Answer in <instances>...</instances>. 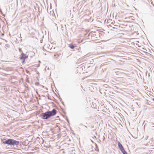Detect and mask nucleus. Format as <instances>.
I'll list each match as a JSON object with an SVG mask.
<instances>
[{
  "mask_svg": "<svg viewBox=\"0 0 154 154\" xmlns=\"http://www.w3.org/2000/svg\"><path fill=\"white\" fill-rule=\"evenodd\" d=\"M57 111L55 109H53L51 111H48L44 113H42L40 115V117L42 119L44 120H47L51 117L55 115Z\"/></svg>",
  "mask_w": 154,
  "mask_h": 154,
  "instance_id": "f257e3e1",
  "label": "nucleus"
},
{
  "mask_svg": "<svg viewBox=\"0 0 154 154\" xmlns=\"http://www.w3.org/2000/svg\"><path fill=\"white\" fill-rule=\"evenodd\" d=\"M1 140L2 143L10 145L17 146L19 145L20 143L19 141L11 138L6 139L5 137L2 138Z\"/></svg>",
  "mask_w": 154,
  "mask_h": 154,
  "instance_id": "f03ea898",
  "label": "nucleus"
},
{
  "mask_svg": "<svg viewBox=\"0 0 154 154\" xmlns=\"http://www.w3.org/2000/svg\"><path fill=\"white\" fill-rule=\"evenodd\" d=\"M28 57V56H27L26 54L24 53H22L21 54L20 58V60H22L21 63L22 64H24L26 59Z\"/></svg>",
  "mask_w": 154,
  "mask_h": 154,
  "instance_id": "7ed1b4c3",
  "label": "nucleus"
},
{
  "mask_svg": "<svg viewBox=\"0 0 154 154\" xmlns=\"http://www.w3.org/2000/svg\"><path fill=\"white\" fill-rule=\"evenodd\" d=\"M118 144L119 148L120 150L124 148L122 144L119 141L118 142Z\"/></svg>",
  "mask_w": 154,
  "mask_h": 154,
  "instance_id": "20e7f679",
  "label": "nucleus"
},
{
  "mask_svg": "<svg viewBox=\"0 0 154 154\" xmlns=\"http://www.w3.org/2000/svg\"><path fill=\"white\" fill-rule=\"evenodd\" d=\"M69 47L71 49H73L75 48V47H76V46L73 44H69Z\"/></svg>",
  "mask_w": 154,
  "mask_h": 154,
  "instance_id": "39448f33",
  "label": "nucleus"
},
{
  "mask_svg": "<svg viewBox=\"0 0 154 154\" xmlns=\"http://www.w3.org/2000/svg\"><path fill=\"white\" fill-rule=\"evenodd\" d=\"M121 151L123 154H128L127 152L125 151L124 148L121 150Z\"/></svg>",
  "mask_w": 154,
  "mask_h": 154,
  "instance_id": "423d86ee",
  "label": "nucleus"
},
{
  "mask_svg": "<svg viewBox=\"0 0 154 154\" xmlns=\"http://www.w3.org/2000/svg\"><path fill=\"white\" fill-rule=\"evenodd\" d=\"M18 49H19V51L20 52H21V53H23V51H22V49L21 48H18Z\"/></svg>",
  "mask_w": 154,
  "mask_h": 154,
  "instance_id": "0eeeda50",
  "label": "nucleus"
},
{
  "mask_svg": "<svg viewBox=\"0 0 154 154\" xmlns=\"http://www.w3.org/2000/svg\"><path fill=\"white\" fill-rule=\"evenodd\" d=\"M90 59V60L91 61H90V63H91V64H93V63L94 62L93 60V59Z\"/></svg>",
  "mask_w": 154,
  "mask_h": 154,
  "instance_id": "6e6552de",
  "label": "nucleus"
},
{
  "mask_svg": "<svg viewBox=\"0 0 154 154\" xmlns=\"http://www.w3.org/2000/svg\"><path fill=\"white\" fill-rule=\"evenodd\" d=\"M132 17V16H130L129 17H126L125 18V19H130Z\"/></svg>",
  "mask_w": 154,
  "mask_h": 154,
  "instance_id": "1a4fd4ad",
  "label": "nucleus"
},
{
  "mask_svg": "<svg viewBox=\"0 0 154 154\" xmlns=\"http://www.w3.org/2000/svg\"><path fill=\"white\" fill-rule=\"evenodd\" d=\"M0 12L1 13H2V16H4V17H5V15L2 14V11L1 9H0Z\"/></svg>",
  "mask_w": 154,
  "mask_h": 154,
  "instance_id": "9d476101",
  "label": "nucleus"
},
{
  "mask_svg": "<svg viewBox=\"0 0 154 154\" xmlns=\"http://www.w3.org/2000/svg\"><path fill=\"white\" fill-rule=\"evenodd\" d=\"M39 84V83L38 82H36L35 83V84L36 85H38Z\"/></svg>",
  "mask_w": 154,
  "mask_h": 154,
  "instance_id": "9b49d317",
  "label": "nucleus"
},
{
  "mask_svg": "<svg viewBox=\"0 0 154 154\" xmlns=\"http://www.w3.org/2000/svg\"><path fill=\"white\" fill-rule=\"evenodd\" d=\"M26 72L27 73L29 74H30L29 71L27 70H26Z\"/></svg>",
  "mask_w": 154,
  "mask_h": 154,
  "instance_id": "f8f14e48",
  "label": "nucleus"
},
{
  "mask_svg": "<svg viewBox=\"0 0 154 154\" xmlns=\"http://www.w3.org/2000/svg\"><path fill=\"white\" fill-rule=\"evenodd\" d=\"M66 121L68 123H69V119H66Z\"/></svg>",
  "mask_w": 154,
  "mask_h": 154,
  "instance_id": "ddd939ff",
  "label": "nucleus"
},
{
  "mask_svg": "<svg viewBox=\"0 0 154 154\" xmlns=\"http://www.w3.org/2000/svg\"><path fill=\"white\" fill-rule=\"evenodd\" d=\"M58 129H59V131H60L61 130V128L60 127H58Z\"/></svg>",
  "mask_w": 154,
  "mask_h": 154,
  "instance_id": "4468645a",
  "label": "nucleus"
},
{
  "mask_svg": "<svg viewBox=\"0 0 154 154\" xmlns=\"http://www.w3.org/2000/svg\"><path fill=\"white\" fill-rule=\"evenodd\" d=\"M56 127H58V128L59 127L58 126L57 124L56 125Z\"/></svg>",
  "mask_w": 154,
  "mask_h": 154,
  "instance_id": "2eb2a0df",
  "label": "nucleus"
},
{
  "mask_svg": "<svg viewBox=\"0 0 154 154\" xmlns=\"http://www.w3.org/2000/svg\"><path fill=\"white\" fill-rule=\"evenodd\" d=\"M8 44H6L5 46H6L8 47Z\"/></svg>",
  "mask_w": 154,
  "mask_h": 154,
  "instance_id": "dca6fc26",
  "label": "nucleus"
},
{
  "mask_svg": "<svg viewBox=\"0 0 154 154\" xmlns=\"http://www.w3.org/2000/svg\"><path fill=\"white\" fill-rule=\"evenodd\" d=\"M60 100L61 101L62 100V99L61 98H60Z\"/></svg>",
  "mask_w": 154,
  "mask_h": 154,
  "instance_id": "f3484780",
  "label": "nucleus"
},
{
  "mask_svg": "<svg viewBox=\"0 0 154 154\" xmlns=\"http://www.w3.org/2000/svg\"><path fill=\"white\" fill-rule=\"evenodd\" d=\"M154 125V123H152V125Z\"/></svg>",
  "mask_w": 154,
  "mask_h": 154,
  "instance_id": "a211bd4d",
  "label": "nucleus"
},
{
  "mask_svg": "<svg viewBox=\"0 0 154 154\" xmlns=\"http://www.w3.org/2000/svg\"><path fill=\"white\" fill-rule=\"evenodd\" d=\"M57 118H59V116H57Z\"/></svg>",
  "mask_w": 154,
  "mask_h": 154,
  "instance_id": "6ab92c4d",
  "label": "nucleus"
},
{
  "mask_svg": "<svg viewBox=\"0 0 154 154\" xmlns=\"http://www.w3.org/2000/svg\"><path fill=\"white\" fill-rule=\"evenodd\" d=\"M152 100L153 101H154V98L152 99Z\"/></svg>",
  "mask_w": 154,
  "mask_h": 154,
  "instance_id": "aec40b11",
  "label": "nucleus"
},
{
  "mask_svg": "<svg viewBox=\"0 0 154 154\" xmlns=\"http://www.w3.org/2000/svg\"><path fill=\"white\" fill-rule=\"evenodd\" d=\"M62 103H63V104L64 105V103H63V102H62Z\"/></svg>",
  "mask_w": 154,
  "mask_h": 154,
  "instance_id": "412c9836",
  "label": "nucleus"
},
{
  "mask_svg": "<svg viewBox=\"0 0 154 154\" xmlns=\"http://www.w3.org/2000/svg\"><path fill=\"white\" fill-rule=\"evenodd\" d=\"M109 26H111L110 24L109 25Z\"/></svg>",
  "mask_w": 154,
  "mask_h": 154,
  "instance_id": "4be33fe9",
  "label": "nucleus"
},
{
  "mask_svg": "<svg viewBox=\"0 0 154 154\" xmlns=\"http://www.w3.org/2000/svg\"><path fill=\"white\" fill-rule=\"evenodd\" d=\"M109 26H111L110 24L109 25Z\"/></svg>",
  "mask_w": 154,
  "mask_h": 154,
  "instance_id": "5701e85b",
  "label": "nucleus"
},
{
  "mask_svg": "<svg viewBox=\"0 0 154 154\" xmlns=\"http://www.w3.org/2000/svg\"><path fill=\"white\" fill-rule=\"evenodd\" d=\"M85 126V127L86 128H87V127L86 126Z\"/></svg>",
  "mask_w": 154,
  "mask_h": 154,
  "instance_id": "b1692460",
  "label": "nucleus"
},
{
  "mask_svg": "<svg viewBox=\"0 0 154 154\" xmlns=\"http://www.w3.org/2000/svg\"><path fill=\"white\" fill-rule=\"evenodd\" d=\"M152 127H154V126H152Z\"/></svg>",
  "mask_w": 154,
  "mask_h": 154,
  "instance_id": "393cba45",
  "label": "nucleus"
}]
</instances>
